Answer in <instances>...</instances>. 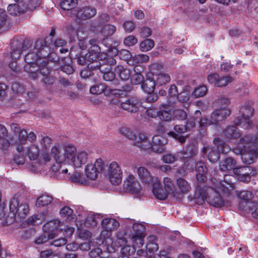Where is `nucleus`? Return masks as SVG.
Listing matches in <instances>:
<instances>
[{
    "label": "nucleus",
    "instance_id": "obj_47",
    "mask_svg": "<svg viewBox=\"0 0 258 258\" xmlns=\"http://www.w3.org/2000/svg\"><path fill=\"white\" fill-rule=\"evenodd\" d=\"M77 4V0H61L60 6L63 10L71 11L74 13L73 9L76 6Z\"/></svg>",
    "mask_w": 258,
    "mask_h": 258
},
{
    "label": "nucleus",
    "instance_id": "obj_54",
    "mask_svg": "<svg viewBox=\"0 0 258 258\" xmlns=\"http://www.w3.org/2000/svg\"><path fill=\"white\" fill-rule=\"evenodd\" d=\"M71 180L72 182L81 184H85L87 182L86 178L79 172H75L71 176Z\"/></svg>",
    "mask_w": 258,
    "mask_h": 258
},
{
    "label": "nucleus",
    "instance_id": "obj_43",
    "mask_svg": "<svg viewBox=\"0 0 258 258\" xmlns=\"http://www.w3.org/2000/svg\"><path fill=\"white\" fill-rule=\"evenodd\" d=\"M153 78L156 85L158 86L165 85L170 81V77L165 73H160L159 74L155 75Z\"/></svg>",
    "mask_w": 258,
    "mask_h": 258
},
{
    "label": "nucleus",
    "instance_id": "obj_19",
    "mask_svg": "<svg viewBox=\"0 0 258 258\" xmlns=\"http://www.w3.org/2000/svg\"><path fill=\"white\" fill-rule=\"evenodd\" d=\"M231 113L230 110L227 107L215 110L211 114L213 122L217 124L219 122L225 119Z\"/></svg>",
    "mask_w": 258,
    "mask_h": 258
},
{
    "label": "nucleus",
    "instance_id": "obj_31",
    "mask_svg": "<svg viewBox=\"0 0 258 258\" xmlns=\"http://www.w3.org/2000/svg\"><path fill=\"white\" fill-rule=\"evenodd\" d=\"M172 111L169 105H163L159 110L158 117L162 120L169 121L172 118Z\"/></svg>",
    "mask_w": 258,
    "mask_h": 258
},
{
    "label": "nucleus",
    "instance_id": "obj_61",
    "mask_svg": "<svg viewBox=\"0 0 258 258\" xmlns=\"http://www.w3.org/2000/svg\"><path fill=\"white\" fill-rule=\"evenodd\" d=\"M134 233L132 235H144L145 231V227L141 224L135 223L132 226Z\"/></svg>",
    "mask_w": 258,
    "mask_h": 258
},
{
    "label": "nucleus",
    "instance_id": "obj_52",
    "mask_svg": "<svg viewBox=\"0 0 258 258\" xmlns=\"http://www.w3.org/2000/svg\"><path fill=\"white\" fill-rule=\"evenodd\" d=\"M51 157L46 152V150H42L39 158V162L37 163L39 166L47 164L51 160Z\"/></svg>",
    "mask_w": 258,
    "mask_h": 258
},
{
    "label": "nucleus",
    "instance_id": "obj_60",
    "mask_svg": "<svg viewBox=\"0 0 258 258\" xmlns=\"http://www.w3.org/2000/svg\"><path fill=\"white\" fill-rule=\"evenodd\" d=\"M133 59L137 64L146 63L149 61V56L144 54H138L134 56Z\"/></svg>",
    "mask_w": 258,
    "mask_h": 258
},
{
    "label": "nucleus",
    "instance_id": "obj_4",
    "mask_svg": "<svg viewBox=\"0 0 258 258\" xmlns=\"http://www.w3.org/2000/svg\"><path fill=\"white\" fill-rule=\"evenodd\" d=\"M28 205L26 203L20 204L18 199L14 198L10 202V213L13 215L14 220L19 222L25 219L29 212Z\"/></svg>",
    "mask_w": 258,
    "mask_h": 258
},
{
    "label": "nucleus",
    "instance_id": "obj_15",
    "mask_svg": "<svg viewBox=\"0 0 258 258\" xmlns=\"http://www.w3.org/2000/svg\"><path fill=\"white\" fill-rule=\"evenodd\" d=\"M140 103V100L138 97H131L119 103V107L129 112L135 113L138 110Z\"/></svg>",
    "mask_w": 258,
    "mask_h": 258
},
{
    "label": "nucleus",
    "instance_id": "obj_22",
    "mask_svg": "<svg viewBox=\"0 0 258 258\" xmlns=\"http://www.w3.org/2000/svg\"><path fill=\"white\" fill-rule=\"evenodd\" d=\"M102 44L106 47L105 52L111 56H116L118 52L116 47L119 45L118 41H114L111 39L104 38L102 41Z\"/></svg>",
    "mask_w": 258,
    "mask_h": 258
},
{
    "label": "nucleus",
    "instance_id": "obj_20",
    "mask_svg": "<svg viewBox=\"0 0 258 258\" xmlns=\"http://www.w3.org/2000/svg\"><path fill=\"white\" fill-rule=\"evenodd\" d=\"M152 192L155 198L160 200L166 199L168 193L161 186V183L157 178H156L153 183Z\"/></svg>",
    "mask_w": 258,
    "mask_h": 258
},
{
    "label": "nucleus",
    "instance_id": "obj_64",
    "mask_svg": "<svg viewBox=\"0 0 258 258\" xmlns=\"http://www.w3.org/2000/svg\"><path fill=\"white\" fill-rule=\"evenodd\" d=\"M195 169L197 173L206 174L208 172V168L205 163L202 161H199L196 163Z\"/></svg>",
    "mask_w": 258,
    "mask_h": 258
},
{
    "label": "nucleus",
    "instance_id": "obj_40",
    "mask_svg": "<svg viewBox=\"0 0 258 258\" xmlns=\"http://www.w3.org/2000/svg\"><path fill=\"white\" fill-rule=\"evenodd\" d=\"M26 154L30 160H36L40 154L38 145L36 144L31 145L27 148Z\"/></svg>",
    "mask_w": 258,
    "mask_h": 258
},
{
    "label": "nucleus",
    "instance_id": "obj_5",
    "mask_svg": "<svg viewBox=\"0 0 258 258\" xmlns=\"http://www.w3.org/2000/svg\"><path fill=\"white\" fill-rule=\"evenodd\" d=\"M233 152L237 155H241L242 161L247 164L253 163L258 156L256 150L250 149L249 146H243L242 147L240 145L234 148Z\"/></svg>",
    "mask_w": 258,
    "mask_h": 258
},
{
    "label": "nucleus",
    "instance_id": "obj_44",
    "mask_svg": "<svg viewBox=\"0 0 258 258\" xmlns=\"http://www.w3.org/2000/svg\"><path fill=\"white\" fill-rule=\"evenodd\" d=\"M51 155L56 162H64L65 157L58 146H54L51 149Z\"/></svg>",
    "mask_w": 258,
    "mask_h": 258
},
{
    "label": "nucleus",
    "instance_id": "obj_36",
    "mask_svg": "<svg viewBox=\"0 0 258 258\" xmlns=\"http://www.w3.org/2000/svg\"><path fill=\"white\" fill-rule=\"evenodd\" d=\"M101 49L99 46H94L89 48L88 52L86 53V57L89 61H95L98 59L99 54Z\"/></svg>",
    "mask_w": 258,
    "mask_h": 258
},
{
    "label": "nucleus",
    "instance_id": "obj_16",
    "mask_svg": "<svg viewBox=\"0 0 258 258\" xmlns=\"http://www.w3.org/2000/svg\"><path fill=\"white\" fill-rule=\"evenodd\" d=\"M74 14L80 20H86L94 17L96 14V10L91 7H83L74 10Z\"/></svg>",
    "mask_w": 258,
    "mask_h": 258
},
{
    "label": "nucleus",
    "instance_id": "obj_6",
    "mask_svg": "<svg viewBox=\"0 0 258 258\" xmlns=\"http://www.w3.org/2000/svg\"><path fill=\"white\" fill-rule=\"evenodd\" d=\"M33 49L36 51L38 55V61H41L40 62L41 66H46L47 64V56L50 52V47L46 40L45 39L37 40L33 46Z\"/></svg>",
    "mask_w": 258,
    "mask_h": 258
},
{
    "label": "nucleus",
    "instance_id": "obj_26",
    "mask_svg": "<svg viewBox=\"0 0 258 258\" xmlns=\"http://www.w3.org/2000/svg\"><path fill=\"white\" fill-rule=\"evenodd\" d=\"M235 178L233 176L230 175H226L224 177V183L220 182L219 188L225 192H228L234 188V183L233 181Z\"/></svg>",
    "mask_w": 258,
    "mask_h": 258
},
{
    "label": "nucleus",
    "instance_id": "obj_57",
    "mask_svg": "<svg viewBox=\"0 0 258 258\" xmlns=\"http://www.w3.org/2000/svg\"><path fill=\"white\" fill-rule=\"evenodd\" d=\"M207 91L208 89L206 86H200L195 89L192 95L196 98L202 97L206 94Z\"/></svg>",
    "mask_w": 258,
    "mask_h": 258
},
{
    "label": "nucleus",
    "instance_id": "obj_42",
    "mask_svg": "<svg viewBox=\"0 0 258 258\" xmlns=\"http://www.w3.org/2000/svg\"><path fill=\"white\" fill-rule=\"evenodd\" d=\"M163 183L164 189L167 191L168 194H170L172 196H175L177 191L172 179L168 177H165L163 179Z\"/></svg>",
    "mask_w": 258,
    "mask_h": 258
},
{
    "label": "nucleus",
    "instance_id": "obj_48",
    "mask_svg": "<svg viewBox=\"0 0 258 258\" xmlns=\"http://www.w3.org/2000/svg\"><path fill=\"white\" fill-rule=\"evenodd\" d=\"M115 30L116 27L114 25L107 24L102 27L100 32L103 37H107L113 35Z\"/></svg>",
    "mask_w": 258,
    "mask_h": 258
},
{
    "label": "nucleus",
    "instance_id": "obj_30",
    "mask_svg": "<svg viewBox=\"0 0 258 258\" xmlns=\"http://www.w3.org/2000/svg\"><path fill=\"white\" fill-rule=\"evenodd\" d=\"M138 175L140 179L146 183L154 181L153 179V176L151 175L150 171L144 167H140L137 170Z\"/></svg>",
    "mask_w": 258,
    "mask_h": 258
},
{
    "label": "nucleus",
    "instance_id": "obj_17",
    "mask_svg": "<svg viewBox=\"0 0 258 258\" xmlns=\"http://www.w3.org/2000/svg\"><path fill=\"white\" fill-rule=\"evenodd\" d=\"M101 225L104 231L101 232L100 236L104 237V234H106V236L109 237V232L116 230L119 227V223L114 219L106 218L102 221Z\"/></svg>",
    "mask_w": 258,
    "mask_h": 258
},
{
    "label": "nucleus",
    "instance_id": "obj_53",
    "mask_svg": "<svg viewBox=\"0 0 258 258\" xmlns=\"http://www.w3.org/2000/svg\"><path fill=\"white\" fill-rule=\"evenodd\" d=\"M138 71L137 67H135L134 71L136 73L133 75L131 77V82L134 85H138L142 83L144 80L143 75L140 73H137L136 71Z\"/></svg>",
    "mask_w": 258,
    "mask_h": 258
},
{
    "label": "nucleus",
    "instance_id": "obj_41",
    "mask_svg": "<svg viewBox=\"0 0 258 258\" xmlns=\"http://www.w3.org/2000/svg\"><path fill=\"white\" fill-rule=\"evenodd\" d=\"M60 221L53 220L45 224L43 227V230L48 234L54 233L53 232L59 227Z\"/></svg>",
    "mask_w": 258,
    "mask_h": 258
},
{
    "label": "nucleus",
    "instance_id": "obj_24",
    "mask_svg": "<svg viewBox=\"0 0 258 258\" xmlns=\"http://www.w3.org/2000/svg\"><path fill=\"white\" fill-rule=\"evenodd\" d=\"M73 61L69 57H61V62L59 63L60 70L67 75L72 74L75 69L73 66Z\"/></svg>",
    "mask_w": 258,
    "mask_h": 258
},
{
    "label": "nucleus",
    "instance_id": "obj_3",
    "mask_svg": "<svg viewBox=\"0 0 258 258\" xmlns=\"http://www.w3.org/2000/svg\"><path fill=\"white\" fill-rule=\"evenodd\" d=\"M213 142L215 147H204L203 149L204 154L208 153V159L212 163L216 162L219 160L220 153H226L229 149L228 146L219 138L214 139Z\"/></svg>",
    "mask_w": 258,
    "mask_h": 258
},
{
    "label": "nucleus",
    "instance_id": "obj_25",
    "mask_svg": "<svg viewBox=\"0 0 258 258\" xmlns=\"http://www.w3.org/2000/svg\"><path fill=\"white\" fill-rule=\"evenodd\" d=\"M88 159V154L85 151H81L77 153L73 159L70 162L76 167L79 168L83 164H85Z\"/></svg>",
    "mask_w": 258,
    "mask_h": 258
},
{
    "label": "nucleus",
    "instance_id": "obj_37",
    "mask_svg": "<svg viewBox=\"0 0 258 258\" xmlns=\"http://www.w3.org/2000/svg\"><path fill=\"white\" fill-rule=\"evenodd\" d=\"M77 153V148L73 145H68L64 148V156L65 161L70 162Z\"/></svg>",
    "mask_w": 258,
    "mask_h": 258
},
{
    "label": "nucleus",
    "instance_id": "obj_35",
    "mask_svg": "<svg viewBox=\"0 0 258 258\" xmlns=\"http://www.w3.org/2000/svg\"><path fill=\"white\" fill-rule=\"evenodd\" d=\"M114 72L123 81L127 80L131 76L130 70L121 65H117L115 67Z\"/></svg>",
    "mask_w": 258,
    "mask_h": 258
},
{
    "label": "nucleus",
    "instance_id": "obj_10",
    "mask_svg": "<svg viewBox=\"0 0 258 258\" xmlns=\"http://www.w3.org/2000/svg\"><path fill=\"white\" fill-rule=\"evenodd\" d=\"M233 172L239 180L248 182L252 176L256 174V170L250 166H244L233 168Z\"/></svg>",
    "mask_w": 258,
    "mask_h": 258
},
{
    "label": "nucleus",
    "instance_id": "obj_7",
    "mask_svg": "<svg viewBox=\"0 0 258 258\" xmlns=\"http://www.w3.org/2000/svg\"><path fill=\"white\" fill-rule=\"evenodd\" d=\"M40 5V0H30L27 7L25 4H12L8 7V12L12 15L17 16L24 14L27 9L32 11Z\"/></svg>",
    "mask_w": 258,
    "mask_h": 258
},
{
    "label": "nucleus",
    "instance_id": "obj_12",
    "mask_svg": "<svg viewBox=\"0 0 258 258\" xmlns=\"http://www.w3.org/2000/svg\"><path fill=\"white\" fill-rule=\"evenodd\" d=\"M254 109L250 106H242L240 109L241 113V118L239 119L237 125H241L244 128H248L251 125L252 122L250 118L253 115Z\"/></svg>",
    "mask_w": 258,
    "mask_h": 258
},
{
    "label": "nucleus",
    "instance_id": "obj_8",
    "mask_svg": "<svg viewBox=\"0 0 258 258\" xmlns=\"http://www.w3.org/2000/svg\"><path fill=\"white\" fill-rule=\"evenodd\" d=\"M32 46V43L29 40H25L23 43L18 40H14L11 42L12 50L10 52L11 58L13 60H17L20 57L22 50H26Z\"/></svg>",
    "mask_w": 258,
    "mask_h": 258
},
{
    "label": "nucleus",
    "instance_id": "obj_14",
    "mask_svg": "<svg viewBox=\"0 0 258 258\" xmlns=\"http://www.w3.org/2000/svg\"><path fill=\"white\" fill-rule=\"evenodd\" d=\"M123 188L130 192L137 194L140 191L141 185L133 175H130L124 181Z\"/></svg>",
    "mask_w": 258,
    "mask_h": 258
},
{
    "label": "nucleus",
    "instance_id": "obj_46",
    "mask_svg": "<svg viewBox=\"0 0 258 258\" xmlns=\"http://www.w3.org/2000/svg\"><path fill=\"white\" fill-rule=\"evenodd\" d=\"M235 165V162L234 159L231 157H229L222 161L220 163L219 167L221 171H225L233 168Z\"/></svg>",
    "mask_w": 258,
    "mask_h": 258
},
{
    "label": "nucleus",
    "instance_id": "obj_1",
    "mask_svg": "<svg viewBox=\"0 0 258 258\" xmlns=\"http://www.w3.org/2000/svg\"><path fill=\"white\" fill-rule=\"evenodd\" d=\"M195 203L198 205H202L207 200L209 204L215 207H221L224 205V202L220 194L214 188L207 187L202 188L198 185L194 194Z\"/></svg>",
    "mask_w": 258,
    "mask_h": 258
},
{
    "label": "nucleus",
    "instance_id": "obj_23",
    "mask_svg": "<svg viewBox=\"0 0 258 258\" xmlns=\"http://www.w3.org/2000/svg\"><path fill=\"white\" fill-rule=\"evenodd\" d=\"M174 132H170L168 134L174 139L177 140L180 143H184L185 138L182 136H180L178 134H182L188 132L185 126V124L176 125L174 127Z\"/></svg>",
    "mask_w": 258,
    "mask_h": 258
},
{
    "label": "nucleus",
    "instance_id": "obj_28",
    "mask_svg": "<svg viewBox=\"0 0 258 258\" xmlns=\"http://www.w3.org/2000/svg\"><path fill=\"white\" fill-rule=\"evenodd\" d=\"M8 131L4 125L0 124V148L6 149L10 146Z\"/></svg>",
    "mask_w": 258,
    "mask_h": 258
},
{
    "label": "nucleus",
    "instance_id": "obj_33",
    "mask_svg": "<svg viewBox=\"0 0 258 258\" xmlns=\"http://www.w3.org/2000/svg\"><path fill=\"white\" fill-rule=\"evenodd\" d=\"M176 185L182 194H187L191 190L189 183L182 177L177 178L176 180Z\"/></svg>",
    "mask_w": 258,
    "mask_h": 258
},
{
    "label": "nucleus",
    "instance_id": "obj_58",
    "mask_svg": "<svg viewBox=\"0 0 258 258\" xmlns=\"http://www.w3.org/2000/svg\"><path fill=\"white\" fill-rule=\"evenodd\" d=\"M145 235H132V239L134 246L142 247L144 244V238Z\"/></svg>",
    "mask_w": 258,
    "mask_h": 258
},
{
    "label": "nucleus",
    "instance_id": "obj_34",
    "mask_svg": "<svg viewBox=\"0 0 258 258\" xmlns=\"http://www.w3.org/2000/svg\"><path fill=\"white\" fill-rule=\"evenodd\" d=\"M223 135L228 139H236L240 136L239 132L235 126H230L223 131Z\"/></svg>",
    "mask_w": 258,
    "mask_h": 258
},
{
    "label": "nucleus",
    "instance_id": "obj_2",
    "mask_svg": "<svg viewBox=\"0 0 258 258\" xmlns=\"http://www.w3.org/2000/svg\"><path fill=\"white\" fill-rule=\"evenodd\" d=\"M28 50L32 51L29 52L25 57L26 64L24 67V71L27 73L29 77L33 79L38 77V71L39 69V63L41 61H38V57L36 51L33 49V46L29 47Z\"/></svg>",
    "mask_w": 258,
    "mask_h": 258
},
{
    "label": "nucleus",
    "instance_id": "obj_32",
    "mask_svg": "<svg viewBox=\"0 0 258 258\" xmlns=\"http://www.w3.org/2000/svg\"><path fill=\"white\" fill-rule=\"evenodd\" d=\"M179 153H182V156H183L181 160L184 161L187 158H190L196 155L198 153L197 148L192 144L188 145L185 148H184L181 152Z\"/></svg>",
    "mask_w": 258,
    "mask_h": 258
},
{
    "label": "nucleus",
    "instance_id": "obj_11",
    "mask_svg": "<svg viewBox=\"0 0 258 258\" xmlns=\"http://www.w3.org/2000/svg\"><path fill=\"white\" fill-rule=\"evenodd\" d=\"M108 174L109 180L113 185H118L121 182L122 173L118 163L112 162L108 167Z\"/></svg>",
    "mask_w": 258,
    "mask_h": 258
},
{
    "label": "nucleus",
    "instance_id": "obj_38",
    "mask_svg": "<svg viewBox=\"0 0 258 258\" xmlns=\"http://www.w3.org/2000/svg\"><path fill=\"white\" fill-rule=\"evenodd\" d=\"M156 85H157L153 77L147 78L144 81L142 84V88L147 93H153Z\"/></svg>",
    "mask_w": 258,
    "mask_h": 258
},
{
    "label": "nucleus",
    "instance_id": "obj_63",
    "mask_svg": "<svg viewBox=\"0 0 258 258\" xmlns=\"http://www.w3.org/2000/svg\"><path fill=\"white\" fill-rule=\"evenodd\" d=\"M198 119L196 116H190L187 119L185 126L188 132L192 130L194 127H196V121Z\"/></svg>",
    "mask_w": 258,
    "mask_h": 258
},
{
    "label": "nucleus",
    "instance_id": "obj_21",
    "mask_svg": "<svg viewBox=\"0 0 258 258\" xmlns=\"http://www.w3.org/2000/svg\"><path fill=\"white\" fill-rule=\"evenodd\" d=\"M135 139V145L141 149L147 150L151 148V140L144 133L139 134Z\"/></svg>",
    "mask_w": 258,
    "mask_h": 258
},
{
    "label": "nucleus",
    "instance_id": "obj_13",
    "mask_svg": "<svg viewBox=\"0 0 258 258\" xmlns=\"http://www.w3.org/2000/svg\"><path fill=\"white\" fill-rule=\"evenodd\" d=\"M207 80L209 83L214 85L216 87H225L234 81V79L232 77L227 76L220 77L217 73L209 75Z\"/></svg>",
    "mask_w": 258,
    "mask_h": 258
},
{
    "label": "nucleus",
    "instance_id": "obj_55",
    "mask_svg": "<svg viewBox=\"0 0 258 258\" xmlns=\"http://www.w3.org/2000/svg\"><path fill=\"white\" fill-rule=\"evenodd\" d=\"M52 143V139L49 137L45 136H41V139L39 141V143L42 149V150H47L49 149Z\"/></svg>",
    "mask_w": 258,
    "mask_h": 258
},
{
    "label": "nucleus",
    "instance_id": "obj_39",
    "mask_svg": "<svg viewBox=\"0 0 258 258\" xmlns=\"http://www.w3.org/2000/svg\"><path fill=\"white\" fill-rule=\"evenodd\" d=\"M122 247L120 255L118 258H131V256L136 252V248L133 246L125 244Z\"/></svg>",
    "mask_w": 258,
    "mask_h": 258
},
{
    "label": "nucleus",
    "instance_id": "obj_50",
    "mask_svg": "<svg viewBox=\"0 0 258 258\" xmlns=\"http://www.w3.org/2000/svg\"><path fill=\"white\" fill-rule=\"evenodd\" d=\"M155 45L154 41L151 39H146L140 44V49L143 52L151 50Z\"/></svg>",
    "mask_w": 258,
    "mask_h": 258
},
{
    "label": "nucleus",
    "instance_id": "obj_62",
    "mask_svg": "<svg viewBox=\"0 0 258 258\" xmlns=\"http://www.w3.org/2000/svg\"><path fill=\"white\" fill-rule=\"evenodd\" d=\"M237 192V196L241 200L251 201L252 198V193L248 190H243Z\"/></svg>",
    "mask_w": 258,
    "mask_h": 258
},
{
    "label": "nucleus",
    "instance_id": "obj_9",
    "mask_svg": "<svg viewBox=\"0 0 258 258\" xmlns=\"http://www.w3.org/2000/svg\"><path fill=\"white\" fill-rule=\"evenodd\" d=\"M104 170V163L101 159H98L94 164H89L85 168V173L87 178L95 180L99 173Z\"/></svg>",
    "mask_w": 258,
    "mask_h": 258
},
{
    "label": "nucleus",
    "instance_id": "obj_27",
    "mask_svg": "<svg viewBox=\"0 0 258 258\" xmlns=\"http://www.w3.org/2000/svg\"><path fill=\"white\" fill-rule=\"evenodd\" d=\"M194 114L197 118L199 119L198 123L199 127L202 129L205 128L210 125L215 124L214 122L212 121L213 120L211 116H210V118H208L206 116H202L201 112L199 110H196Z\"/></svg>",
    "mask_w": 258,
    "mask_h": 258
},
{
    "label": "nucleus",
    "instance_id": "obj_45",
    "mask_svg": "<svg viewBox=\"0 0 258 258\" xmlns=\"http://www.w3.org/2000/svg\"><path fill=\"white\" fill-rule=\"evenodd\" d=\"M183 156H182V153H179V152L172 154H167L162 156V159L163 162L168 164H171L174 162L175 161H177L179 159L181 160L182 159Z\"/></svg>",
    "mask_w": 258,
    "mask_h": 258
},
{
    "label": "nucleus",
    "instance_id": "obj_29",
    "mask_svg": "<svg viewBox=\"0 0 258 258\" xmlns=\"http://www.w3.org/2000/svg\"><path fill=\"white\" fill-rule=\"evenodd\" d=\"M116 63V61L112 56L108 57L106 59L102 60V62H100L99 71L102 74L109 72L112 70V66H114Z\"/></svg>",
    "mask_w": 258,
    "mask_h": 258
},
{
    "label": "nucleus",
    "instance_id": "obj_56",
    "mask_svg": "<svg viewBox=\"0 0 258 258\" xmlns=\"http://www.w3.org/2000/svg\"><path fill=\"white\" fill-rule=\"evenodd\" d=\"M55 236V233L48 234L45 232V233L38 237L35 241L36 244H40L45 243L49 239H53Z\"/></svg>",
    "mask_w": 258,
    "mask_h": 258
},
{
    "label": "nucleus",
    "instance_id": "obj_51",
    "mask_svg": "<svg viewBox=\"0 0 258 258\" xmlns=\"http://www.w3.org/2000/svg\"><path fill=\"white\" fill-rule=\"evenodd\" d=\"M106 90V86L103 83L95 84L90 88V92L93 94H101Z\"/></svg>",
    "mask_w": 258,
    "mask_h": 258
},
{
    "label": "nucleus",
    "instance_id": "obj_49",
    "mask_svg": "<svg viewBox=\"0 0 258 258\" xmlns=\"http://www.w3.org/2000/svg\"><path fill=\"white\" fill-rule=\"evenodd\" d=\"M52 200L51 196L44 195L37 198L36 205L37 207H44L50 204Z\"/></svg>",
    "mask_w": 258,
    "mask_h": 258
},
{
    "label": "nucleus",
    "instance_id": "obj_18",
    "mask_svg": "<svg viewBox=\"0 0 258 258\" xmlns=\"http://www.w3.org/2000/svg\"><path fill=\"white\" fill-rule=\"evenodd\" d=\"M167 141L164 137L160 136H155L153 137L151 147L153 152L160 154L165 150V145Z\"/></svg>",
    "mask_w": 258,
    "mask_h": 258
},
{
    "label": "nucleus",
    "instance_id": "obj_59",
    "mask_svg": "<svg viewBox=\"0 0 258 258\" xmlns=\"http://www.w3.org/2000/svg\"><path fill=\"white\" fill-rule=\"evenodd\" d=\"M173 116L178 120H183L187 118V114L183 109H176L172 111Z\"/></svg>",
    "mask_w": 258,
    "mask_h": 258
}]
</instances>
